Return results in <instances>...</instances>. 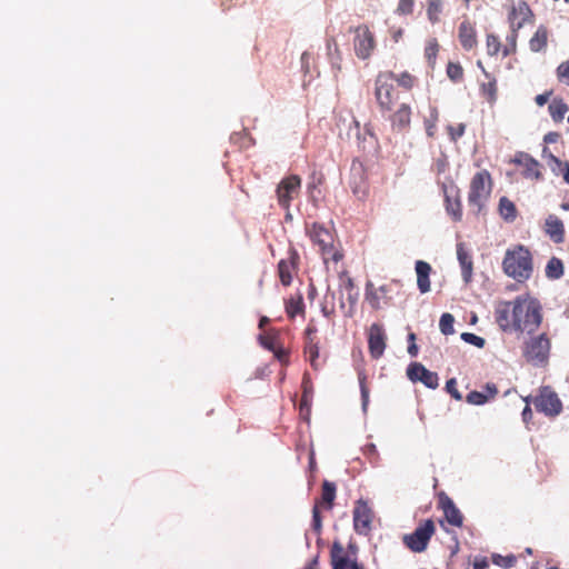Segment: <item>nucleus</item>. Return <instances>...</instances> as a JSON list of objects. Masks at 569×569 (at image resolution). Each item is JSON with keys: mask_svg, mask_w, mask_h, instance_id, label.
I'll return each instance as SVG.
<instances>
[{"mask_svg": "<svg viewBox=\"0 0 569 569\" xmlns=\"http://www.w3.org/2000/svg\"><path fill=\"white\" fill-rule=\"evenodd\" d=\"M496 320L503 331L532 335L542 322L541 306L530 296H519L497 310Z\"/></svg>", "mask_w": 569, "mask_h": 569, "instance_id": "nucleus-1", "label": "nucleus"}, {"mask_svg": "<svg viewBox=\"0 0 569 569\" xmlns=\"http://www.w3.org/2000/svg\"><path fill=\"white\" fill-rule=\"evenodd\" d=\"M502 270L517 282H526L533 272V259L530 250L523 244H516L508 248L503 260Z\"/></svg>", "mask_w": 569, "mask_h": 569, "instance_id": "nucleus-2", "label": "nucleus"}, {"mask_svg": "<svg viewBox=\"0 0 569 569\" xmlns=\"http://www.w3.org/2000/svg\"><path fill=\"white\" fill-rule=\"evenodd\" d=\"M492 178L488 170L482 169L473 174L469 184L468 204L471 210L479 214L486 208V204L492 192Z\"/></svg>", "mask_w": 569, "mask_h": 569, "instance_id": "nucleus-3", "label": "nucleus"}, {"mask_svg": "<svg viewBox=\"0 0 569 569\" xmlns=\"http://www.w3.org/2000/svg\"><path fill=\"white\" fill-rule=\"evenodd\" d=\"M375 98L381 112H391L399 104L393 71L379 72L375 79Z\"/></svg>", "mask_w": 569, "mask_h": 569, "instance_id": "nucleus-4", "label": "nucleus"}, {"mask_svg": "<svg viewBox=\"0 0 569 569\" xmlns=\"http://www.w3.org/2000/svg\"><path fill=\"white\" fill-rule=\"evenodd\" d=\"M307 233L311 241L319 247L325 263H328L330 260L338 262L342 259L343 254L335 247L333 234L329 229L313 222L307 227Z\"/></svg>", "mask_w": 569, "mask_h": 569, "instance_id": "nucleus-5", "label": "nucleus"}, {"mask_svg": "<svg viewBox=\"0 0 569 569\" xmlns=\"http://www.w3.org/2000/svg\"><path fill=\"white\" fill-rule=\"evenodd\" d=\"M551 341L547 333L528 339L522 347V356L527 362L533 366H542L547 363L550 355Z\"/></svg>", "mask_w": 569, "mask_h": 569, "instance_id": "nucleus-6", "label": "nucleus"}, {"mask_svg": "<svg viewBox=\"0 0 569 569\" xmlns=\"http://www.w3.org/2000/svg\"><path fill=\"white\" fill-rule=\"evenodd\" d=\"M531 399L536 410L547 417H557L562 411V402L550 386L540 387L538 395Z\"/></svg>", "mask_w": 569, "mask_h": 569, "instance_id": "nucleus-7", "label": "nucleus"}, {"mask_svg": "<svg viewBox=\"0 0 569 569\" xmlns=\"http://www.w3.org/2000/svg\"><path fill=\"white\" fill-rule=\"evenodd\" d=\"M355 33L353 49L358 59H369L376 49V38L367 24H359L351 29Z\"/></svg>", "mask_w": 569, "mask_h": 569, "instance_id": "nucleus-8", "label": "nucleus"}, {"mask_svg": "<svg viewBox=\"0 0 569 569\" xmlns=\"http://www.w3.org/2000/svg\"><path fill=\"white\" fill-rule=\"evenodd\" d=\"M435 531V522L431 519H427L412 533L403 537V543L413 552H422L427 549Z\"/></svg>", "mask_w": 569, "mask_h": 569, "instance_id": "nucleus-9", "label": "nucleus"}, {"mask_svg": "<svg viewBox=\"0 0 569 569\" xmlns=\"http://www.w3.org/2000/svg\"><path fill=\"white\" fill-rule=\"evenodd\" d=\"M301 189V178L297 174L284 177L278 184L276 193L278 203L281 208L288 210L291 201L298 197Z\"/></svg>", "mask_w": 569, "mask_h": 569, "instance_id": "nucleus-10", "label": "nucleus"}, {"mask_svg": "<svg viewBox=\"0 0 569 569\" xmlns=\"http://www.w3.org/2000/svg\"><path fill=\"white\" fill-rule=\"evenodd\" d=\"M533 19L535 14L525 0H512L508 12L510 29L520 30L526 23H532Z\"/></svg>", "mask_w": 569, "mask_h": 569, "instance_id": "nucleus-11", "label": "nucleus"}, {"mask_svg": "<svg viewBox=\"0 0 569 569\" xmlns=\"http://www.w3.org/2000/svg\"><path fill=\"white\" fill-rule=\"evenodd\" d=\"M373 512L367 502L359 500L353 509V528L357 533L367 536L371 531Z\"/></svg>", "mask_w": 569, "mask_h": 569, "instance_id": "nucleus-12", "label": "nucleus"}, {"mask_svg": "<svg viewBox=\"0 0 569 569\" xmlns=\"http://www.w3.org/2000/svg\"><path fill=\"white\" fill-rule=\"evenodd\" d=\"M445 196V207L447 213L452 218L453 221H461L462 219V204L460 200V190L455 184L442 186Z\"/></svg>", "mask_w": 569, "mask_h": 569, "instance_id": "nucleus-13", "label": "nucleus"}, {"mask_svg": "<svg viewBox=\"0 0 569 569\" xmlns=\"http://www.w3.org/2000/svg\"><path fill=\"white\" fill-rule=\"evenodd\" d=\"M385 329L379 323H372L368 332V349L371 358L379 359L386 349Z\"/></svg>", "mask_w": 569, "mask_h": 569, "instance_id": "nucleus-14", "label": "nucleus"}, {"mask_svg": "<svg viewBox=\"0 0 569 569\" xmlns=\"http://www.w3.org/2000/svg\"><path fill=\"white\" fill-rule=\"evenodd\" d=\"M407 376L411 381H420L430 389H436L439 386L438 375L418 362L411 363L408 367Z\"/></svg>", "mask_w": 569, "mask_h": 569, "instance_id": "nucleus-15", "label": "nucleus"}, {"mask_svg": "<svg viewBox=\"0 0 569 569\" xmlns=\"http://www.w3.org/2000/svg\"><path fill=\"white\" fill-rule=\"evenodd\" d=\"M299 262V254L296 249H290L288 251V256L284 259H281L278 263V273L280 278V282L283 286H290L293 279L295 273L297 272Z\"/></svg>", "mask_w": 569, "mask_h": 569, "instance_id": "nucleus-16", "label": "nucleus"}, {"mask_svg": "<svg viewBox=\"0 0 569 569\" xmlns=\"http://www.w3.org/2000/svg\"><path fill=\"white\" fill-rule=\"evenodd\" d=\"M330 563L332 569H365L363 566L358 563L356 560L349 559L340 541H333L331 546Z\"/></svg>", "mask_w": 569, "mask_h": 569, "instance_id": "nucleus-17", "label": "nucleus"}, {"mask_svg": "<svg viewBox=\"0 0 569 569\" xmlns=\"http://www.w3.org/2000/svg\"><path fill=\"white\" fill-rule=\"evenodd\" d=\"M389 116L393 131L403 132L410 128L412 110L409 103L398 104Z\"/></svg>", "mask_w": 569, "mask_h": 569, "instance_id": "nucleus-18", "label": "nucleus"}, {"mask_svg": "<svg viewBox=\"0 0 569 569\" xmlns=\"http://www.w3.org/2000/svg\"><path fill=\"white\" fill-rule=\"evenodd\" d=\"M439 508L443 511L445 518L448 523L455 527H462L463 515L457 508L453 500L448 497L445 492L439 493Z\"/></svg>", "mask_w": 569, "mask_h": 569, "instance_id": "nucleus-19", "label": "nucleus"}, {"mask_svg": "<svg viewBox=\"0 0 569 569\" xmlns=\"http://www.w3.org/2000/svg\"><path fill=\"white\" fill-rule=\"evenodd\" d=\"M458 39L466 51H470L478 46L477 31L475 23L465 19L458 28Z\"/></svg>", "mask_w": 569, "mask_h": 569, "instance_id": "nucleus-20", "label": "nucleus"}, {"mask_svg": "<svg viewBox=\"0 0 569 569\" xmlns=\"http://www.w3.org/2000/svg\"><path fill=\"white\" fill-rule=\"evenodd\" d=\"M513 161L515 163L523 167L522 176L525 178L536 180L541 178V164L528 153L520 152Z\"/></svg>", "mask_w": 569, "mask_h": 569, "instance_id": "nucleus-21", "label": "nucleus"}, {"mask_svg": "<svg viewBox=\"0 0 569 569\" xmlns=\"http://www.w3.org/2000/svg\"><path fill=\"white\" fill-rule=\"evenodd\" d=\"M349 186L355 196L358 198H362L367 193V183L363 177L362 166L361 163L356 164V162L351 166V178L349 180Z\"/></svg>", "mask_w": 569, "mask_h": 569, "instance_id": "nucleus-22", "label": "nucleus"}, {"mask_svg": "<svg viewBox=\"0 0 569 569\" xmlns=\"http://www.w3.org/2000/svg\"><path fill=\"white\" fill-rule=\"evenodd\" d=\"M498 395V388L495 383H487L485 387V391H470L467 395V402L470 405L481 406L492 400Z\"/></svg>", "mask_w": 569, "mask_h": 569, "instance_id": "nucleus-23", "label": "nucleus"}, {"mask_svg": "<svg viewBox=\"0 0 569 569\" xmlns=\"http://www.w3.org/2000/svg\"><path fill=\"white\" fill-rule=\"evenodd\" d=\"M545 231L556 243H561L565 238V228L562 221L553 214H550L545 222Z\"/></svg>", "mask_w": 569, "mask_h": 569, "instance_id": "nucleus-24", "label": "nucleus"}, {"mask_svg": "<svg viewBox=\"0 0 569 569\" xmlns=\"http://www.w3.org/2000/svg\"><path fill=\"white\" fill-rule=\"evenodd\" d=\"M457 257L461 267L462 279L465 280L466 283H468L472 278V257L461 243L457 246Z\"/></svg>", "mask_w": 569, "mask_h": 569, "instance_id": "nucleus-25", "label": "nucleus"}, {"mask_svg": "<svg viewBox=\"0 0 569 569\" xmlns=\"http://www.w3.org/2000/svg\"><path fill=\"white\" fill-rule=\"evenodd\" d=\"M416 272H417V286L421 293H426L430 291V280L429 276L431 272V266L422 260H418L416 262Z\"/></svg>", "mask_w": 569, "mask_h": 569, "instance_id": "nucleus-26", "label": "nucleus"}, {"mask_svg": "<svg viewBox=\"0 0 569 569\" xmlns=\"http://www.w3.org/2000/svg\"><path fill=\"white\" fill-rule=\"evenodd\" d=\"M336 485L331 481L325 480L322 482L321 497L316 501V503H319V507L325 510H331L336 499Z\"/></svg>", "mask_w": 569, "mask_h": 569, "instance_id": "nucleus-27", "label": "nucleus"}, {"mask_svg": "<svg viewBox=\"0 0 569 569\" xmlns=\"http://www.w3.org/2000/svg\"><path fill=\"white\" fill-rule=\"evenodd\" d=\"M326 48L331 68L336 71V73L340 72L342 57L337 40L333 37L328 38L326 41Z\"/></svg>", "mask_w": 569, "mask_h": 569, "instance_id": "nucleus-28", "label": "nucleus"}, {"mask_svg": "<svg viewBox=\"0 0 569 569\" xmlns=\"http://www.w3.org/2000/svg\"><path fill=\"white\" fill-rule=\"evenodd\" d=\"M549 114L555 123H560L565 119L566 113L569 111L568 104L560 97L551 100L548 107Z\"/></svg>", "mask_w": 569, "mask_h": 569, "instance_id": "nucleus-29", "label": "nucleus"}, {"mask_svg": "<svg viewBox=\"0 0 569 569\" xmlns=\"http://www.w3.org/2000/svg\"><path fill=\"white\" fill-rule=\"evenodd\" d=\"M549 31L546 26H539L529 40V48L532 52H540L546 49Z\"/></svg>", "mask_w": 569, "mask_h": 569, "instance_id": "nucleus-30", "label": "nucleus"}, {"mask_svg": "<svg viewBox=\"0 0 569 569\" xmlns=\"http://www.w3.org/2000/svg\"><path fill=\"white\" fill-rule=\"evenodd\" d=\"M477 64L489 79L488 82L481 84V93L489 102H493L497 99V81L495 78H491L490 74L485 70L481 61H478Z\"/></svg>", "mask_w": 569, "mask_h": 569, "instance_id": "nucleus-31", "label": "nucleus"}, {"mask_svg": "<svg viewBox=\"0 0 569 569\" xmlns=\"http://www.w3.org/2000/svg\"><path fill=\"white\" fill-rule=\"evenodd\" d=\"M499 213L503 220L512 222L517 218V208L507 197H501L499 200Z\"/></svg>", "mask_w": 569, "mask_h": 569, "instance_id": "nucleus-32", "label": "nucleus"}, {"mask_svg": "<svg viewBox=\"0 0 569 569\" xmlns=\"http://www.w3.org/2000/svg\"><path fill=\"white\" fill-rule=\"evenodd\" d=\"M439 50H440V44L436 38H431L426 42L425 58L431 68H433L436 66Z\"/></svg>", "mask_w": 569, "mask_h": 569, "instance_id": "nucleus-33", "label": "nucleus"}, {"mask_svg": "<svg viewBox=\"0 0 569 569\" xmlns=\"http://www.w3.org/2000/svg\"><path fill=\"white\" fill-rule=\"evenodd\" d=\"M395 84L400 87L405 91H410L417 82V78L408 71H403L399 74L393 72Z\"/></svg>", "mask_w": 569, "mask_h": 569, "instance_id": "nucleus-34", "label": "nucleus"}, {"mask_svg": "<svg viewBox=\"0 0 569 569\" xmlns=\"http://www.w3.org/2000/svg\"><path fill=\"white\" fill-rule=\"evenodd\" d=\"M563 274V263L559 258L552 257L546 266V276L549 279H559Z\"/></svg>", "mask_w": 569, "mask_h": 569, "instance_id": "nucleus-35", "label": "nucleus"}, {"mask_svg": "<svg viewBox=\"0 0 569 569\" xmlns=\"http://www.w3.org/2000/svg\"><path fill=\"white\" fill-rule=\"evenodd\" d=\"M305 355L309 357L311 366L317 369L319 358V342L315 338H309L305 343Z\"/></svg>", "mask_w": 569, "mask_h": 569, "instance_id": "nucleus-36", "label": "nucleus"}, {"mask_svg": "<svg viewBox=\"0 0 569 569\" xmlns=\"http://www.w3.org/2000/svg\"><path fill=\"white\" fill-rule=\"evenodd\" d=\"M441 11H442V1L441 0H428L427 1V16L431 23L439 22Z\"/></svg>", "mask_w": 569, "mask_h": 569, "instance_id": "nucleus-37", "label": "nucleus"}, {"mask_svg": "<svg viewBox=\"0 0 569 569\" xmlns=\"http://www.w3.org/2000/svg\"><path fill=\"white\" fill-rule=\"evenodd\" d=\"M447 77L455 83L463 80L465 71L459 62H448L446 68Z\"/></svg>", "mask_w": 569, "mask_h": 569, "instance_id": "nucleus-38", "label": "nucleus"}, {"mask_svg": "<svg viewBox=\"0 0 569 569\" xmlns=\"http://www.w3.org/2000/svg\"><path fill=\"white\" fill-rule=\"evenodd\" d=\"M487 53L490 57L497 56L499 52L502 53L503 46L500 38L497 34L489 33L486 38Z\"/></svg>", "mask_w": 569, "mask_h": 569, "instance_id": "nucleus-39", "label": "nucleus"}, {"mask_svg": "<svg viewBox=\"0 0 569 569\" xmlns=\"http://www.w3.org/2000/svg\"><path fill=\"white\" fill-rule=\"evenodd\" d=\"M366 299L368 300L370 306L376 310L380 309L381 302H383L382 297L371 282H368L366 286Z\"/></svg>", "mask_w": 569, "mask_h": 569, "instance_id": "nucleus-40", "label": "nucleus"}, {"mask_svg": "<svg viewBox=\"0 0 569 569\" xmlns=\"http://www.w3.org/2000/svg\"><path fill=\"white\" fill-rule=\"evenodd\" d=\"M518 32H519V30L510 29V33L506 38L507 44L503 46V49H502V57L506 58L508 56L516 53Z\"/></svg>", "mask_w": 569, "mask_h": 569, "instance_id": "nucleus-41", "label": "nucleus"}, {"mask_svg": "<svg viewBox=\"0 0 569 569\" xmlns=\"http://www.w3.org/2000/svg\"><path fill=\"white\" fill-rule=\"evenodd\" d=\"M439 119V112L437 108L432 107L430 108V114L425 119V128L426 132L429 137H433L436 129H437V122Z\"/></svg>", "mask_w": 569, "mask_h": 569, "instance_id": "nucleus-42", "label": "nucleus"}, {"mask_svg": "<svg viewBox=\"0 0 569 569\" xmlns=\"http://www.w3.org/2000/svg\"><path fill=\"white\" fill-rule=\"evenodd\" d=\"M453 323H455L453 316L451 313H448V312L443 313L440 317V321H439L440 331L445 336L452 335L455 332Z\"/></svg>", "mask_w": 569, "mask_h": 569, "instance_id": "nucleus-43", "label": "nucleus"}, {"mask_svg": "<svg viewBox=\"0 0 569 569\" xmlns=\"http://www.w3.org/2000/svg\"><path fill=\"white\" fill-rule=\"evenodd\" d=\"M303 311L302 299H290L286 302V312L289 318H295L298 313Z\"/></svg>", "mask_w": 569, "mask_h": 569, "instance_id": "nucleus-44", "label": "nucleus"}, {"mask_svg": "<svg viewBox=\"0 0 569 569\" xmlns=\"http://www.w3.org/2000/svg\"><path fill=\"white\" fill-rule=\"evenodd\" d=\"M260 345L269 351H272L277 346V335L273 332H268L266 335H261L259 337Z\"/></svg>", "mask_w": 569, "mask_h": 569, "instance_id": "nucleus-45", "label": "nucleus"}, {"mask_svg": "<svg viewBox=\"0 0 569 569\" xmlns=\"http://www.w3.org/2000/svg\"><path fill=\"white\" fill-rule=\"evenodd\" d=\"M447 131L449 133L450 140L456 142L459 138H461L465 134L466 124L465 123L449 124L447 127Z\"/></svg>", "mask_w": 569, "mask_h": 569, "instance_id": "nucleus-46", "label": "nucleus"}, {"mask_svg": "<svg viewBox=\"0 0 569 569\" xmlns=\"http://www.w3.org/2000/svg\"><path fill=\"white\" fill-rule=\"evenodd\" d=\"M516 561H517V559L515 556H507V557H503L500 555L492 556V562L495 565L500 566L506 569L513 567Z\"/></svg>", "mask_w": 569, "mask_h": 569, "instance_id": "nucleus-47", "label": "nucleus"}, {"mask_svg": "<svg viewBox=\"0 0 569 569\" xmlns=\"http://www.w3.org/2000/svg\"><path fill=\"white\" fill-rule=\"evenodd\" d=\"M557 79L569 86V60L561 62L556 70Z\"/></svg>", "mask_w": 569, "mask_h": 569, "instance_id": "nucleus-48", "label": "nucleus"}, {"mask_svg": "<svg viewBox=\"0 0 569 569\" xmlns=\"http://www.w3.org/2000/svg\"><path fill=\"white\" fill-rule=\"evenodd\" d=\"M415 0H399L396 12L400 16H409L413 12Z\"/></svg>", "mask_w": 569, "mask_h": 569, "instance_id": "nucleus-49", "label": "nucleus"}, {"mask_svg": "<svg viewBox=\"0 0 569 569\" xmlns=\"http://www.w3.org/2000/svg\"><path fill=\"white\" fill-rule=\"evenodd\" d=\"M461 339L470 345L478 347V348H482L486 343V341L482 337H479L471 332L461 333Z\"/></svg>", "mask_w": 569, "mask_h": 569, "instance_id": "nucleus-50", "label": "nucleus"}, {"mask_svg": "<svg viewBox=\"0 0 569 569\" xmlns=\"http://www.w3.org/2000/svg\"><path fill=\"white\" fill-rule=\"evenodd\" d=\"M393 284H399V282L392 281L391 283H386V284L380 286L379 288H376L377 291L382 297L383 303H389L391 301V299H392L391 291H392Z\"/></svg>", "mask_w": 569, "mask_h": 569, "instance_id": "nucleus-51", "label": "nucleus"}, {"mask_svg": "<svg viewBox=\"0 0 569 569\" xmlns=\"http://www.w3.org/2000/svg\"><path fill=\"white\" fill-rule=\"evenodd\" d=\"M312 528L313 530L320 535L322 529V520L320 516V507L319 503H315L312 509Z\"/></svg>", "mask_w": 569, "mask_h": 569, "instance_id": "nucleus-52", "label": "nucleus"}, {"mask_svg": "<svg viewBox=\"0 0 569 569\" xmlns=\"http://www.w3.org/2000/svg\"><path fill=\"white\" fill-rule=\"evenodd\" d=\"M446 390L456 400H461L462 396L457 388V380L455 378L449 379L446 382Z\"/></svg>", "mask_w": 569, "mask_h": 569, "instance_id": "nucleus-53", "label": "nucleus"}, {"mask_svg": "<svg viewBox=\"0 0 569 569\" xmlns=\"http://www.w3.org/2000/svg\"><path fill=\"white\" fill-rule=\"evenodd\" d=\"M359 383H360L362 406L366 408L369 402V389L366 386V377L365 376L359 377Z\"/></svg>", "mask_w": 569, "mask_h": 569, "instance_id": "nucleus-54", "label": "nucleus"}, {"mask_svg": "<svg viewBox=\"0 0 569 569\" xmlns=\"http://www.w3.org/2000/svg\"><path fill=\"white\" fill-rule=\"evenodd\" d=\"M272 352L280 362H287L289 359V352L279 345L272 350Z\"/></svg>", "mask_w": 569, "mask_h": 569, "instance_id": "nucleus-55", "label": "nucleus"}, {"mask_svg": "<svg viewBox=\"0 0 569 569\" xmlns=\"http://www.w3.org/2000/svg\"><path fill=\"white\" fill-rule=\"evenodd\" d=\"M525 401H526V407L522 410V419L525 422H528L532 418V410L530 408V402H532V399H531V397H527V398H525Z\"/></svg>", "mask_w": 569, "mask_h": 569, "instance_id": "nucleus-56", "label": "nucleus"}, {"mask_svg": "<svg viewBox=\"0 0 569 569\" xmlns=\"http://www.w3.org/2000/svg\"><path fill=\"white\" fill-rule=\"evenodd\" d=\"M551 96H552V90L546 91V92H543L541 94L536 96L535 102L539 107H542V106H545L549 101Z\"/></svg>", "mask_w": 569, "mask_h": 569, "instance_id": "nucleus-57", "label": "nucleus"}, {"mask_svg": "<svg viewBox=\"0 0 569 569\" xmlns=\"http://www.w3.org/2000/svg\"><path fill=\"white\" fill-rule=\"evenodd\" d=\"M559 139H560V133H558L556 131H550L547 134H545V137H543V141L546 143H556V142H558Z\"/></svg>", "mask_w": 569, "mask_h": 569, "instance_id": "nucleus-58", "label": "nucleus"}, {"mask_svg": "<svg viewBox=\"0 0 569 569\" xmlns=\"http://www.w3.org/2000/svg\"><path fill=\"white\" fill-rule=\"evenodd\" d=\"M390 34L392 40L398 42L403 36V30L401 28H392L390 29Z\"/></svg>", "mask_w": 569, "mask_h": 569, "instance_id": "nucleus-59", "label": "nucleus"}, {"mask_svg": "<svg viewBox=\"0 0 569 569\" xmlns=\"http://www.w3.org/2000/svg\"><path fill=\"white\" fill-rule=\"evenodd\" d=\"M489 563L486 558L477 559L473 563V569H488Z\"/></svg>", "mask_w": 569, "mask_h": 569, "instance_id": "nucleus-60", "label": "nucleus"}, {"mask_svg": "<svg viewBox=\"0 0 569 569\" xmlns=\"http://www.w3.org/2000/svg\"><path fill=\"white\" fill-rule=\"evenodd\" d=\"M311 59V54L309 52H303L302 56H301V63H302V68L305 69L306 72L309 71V61Z\"/></svg>", "mask_w": 569, "mask_h": 569, "instance_id": "nucleus-61", "label": "nucleus"}, {"mask_svg": "<svg viewBox=\"0 0 569 569\" xmlns=\"http://www.w3.org/2000/svg\"><path fill=\"white\" fill-rule=\"evenodd\" d=\"M365 131L372 140V144L373 146L377 144V138H376L375 133L372 132L371 127L369 124L365 126Z\"/></svg>", "mask_w": 569, "mask_h": 569, "instance_id": "nucleus-62", "label": "nucleus"}, {"mask_svg": "<svg viewBox=\"0 0 569 569\" xmlns=\"http://www.w3.org/2000/svg\"><path fill=\"white\" fill-rule=\"evenodd\" d=\"M316 327L308 326L306 329V340H308L309 338H315L313 336L316 335Z\"/></svg>", "mask_w": 569, "mask_h": 569, "instance_id": "nucleus-63", "label": "nucleus"}, {"mask_svg": "<svg viewBox=\"0 0 569 569\" xmlns=\"http://www.w3.org/2000/svg\"><path fill=\"white\" fill-rule=\"evenodd\" d=\"M563 180L569 183V161L565 162Z\"/></svg>", "mask_w": 569, "mask_h": 569, "instance_id": "nucleus-64", "label": "nucleus"}]
</instances>
